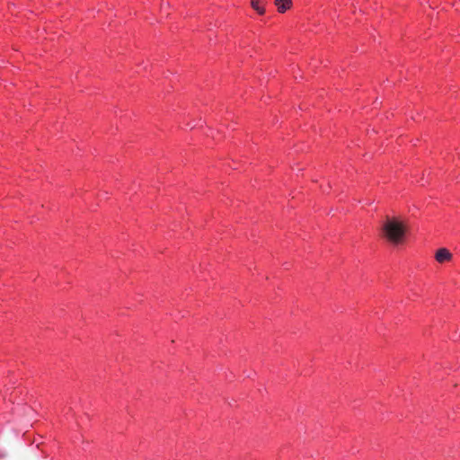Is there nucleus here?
<instances>
[{"label": "nucleus", "mask_w": 460, "mask_h": 460, "mask_svg": "<svg viewBox=\"0 0 460 460\" xmlns=\"http://www.w3.org/2000/svg\"><path fill=\"white\" fill-rule=\"evenodd\" d=\"M407 233L408 226L406 221L398 217H387L381 228L383 238L394 246L404 244Z\"/></svg>", "instance_id": "nucleus-1"}, {"label": "nucleus", "mask_w": 460, "mask_h": 460, "mask_svg": "<svg viewBox=\"0 0 460 460\" xmlns=\"http://www.w3.org/2000/svg\"><path fill=\"white\" fill-rule=\"evenodd\" d=\"M435 259L438 263L451 261L452 253L447 248H439L435 253Z\"/></svg>", "instance_id": "nucleus-2"}, {"label": "nucleus", "mask_w": 460, "mask_h": 460, "mask_svg": "<svg viewBox=\"0 0 460 460\" xmlns=\"http://www.w3.org/2000/svg\"><path fill=\"white\" fill-rule=\"evenodd\" d=\"M275 4L279 13H285L290 8L292 0H275Z\"/></svg>", "instance_id": "nucleus-3"}, {"label": "nucleus", "mask_w": 460, "mask_h": 460, "mask_svg": "<svg viewBox=\"0 0 460 460\" xmlns=\"http://www.w3.org/2000/svg\"><path fill=\"white\" fill-rule=\"evenodd\" d=\"M251 5L258 14L261 15L265 13L264 3L262 0H251Z\"/></svg>", "instance_id": "nucleus-4"}]
</instances>
